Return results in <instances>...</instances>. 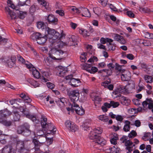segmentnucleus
<instances>
[{
    "mask_svg": "<svg viewBox=\"0 0 153 153\" xmlns=\"http://www.w3.org/2000/svg\"><path fill=\"white\" fill-rule=\"evenodd\" d=\"M124 73V74H122L121 75V77L122 80L124 81L129 80L131 77L130 72L128 71H126Z\"/></svg>",
    "mask_w": 153,
    "mask_h": 153,
    "instance_id": "nucleus-16",
    "label": "nucleus"
},
{
    "mask_svg": "<svg viewBox=\"0 0 153 153\" xmlns=\"http://www.w3.org/2000/svg\"><path fill=\"white\" fill-rule=\"evenodd\" d=\"M114 38L115 40H116L119 42L121 38L122 37V36L120 35L117 34H114Z\"/></svg>",
    "mask_w": 153,
    "mask_h": 153,
    "instance_id": "nucleus-57",
    "label": "nucleus"
},
{
    "mask_svg": "<svg viewBox=\"0 0 153 153\" xmlns=\"http://www.w3.org/2000/svg\"><path fill=\"white\" fill-rule=\"evenodd\" d=\"M116 146H114L112 147L109 148V149L111 150V153H117V151L119 152L120 149L119 148L116 147Z\"/></svg>",
    "mask_w": 153,
    "mask_h": 153,
    "instance_id": "nucleus-43",
    "label": "nucleus"
},
{
    "mask_svg": "<svg viewBox=\"0 0 153 153\" xmlns=\"http://www.w3.org/2000/svg\"><path fill=\"white\" fill-rule=\"evenodd\" d=\"M64 53V51L61 50H57L54 48H51L49 51V57L54 60H61L62 58H56V57H58V56H62Z\"/></svg>",
    "mask_w": 153,
    "mask_h": 153,
    "instance_id": "nucleus-3",
    "label": "nucleus"
},
{
    "mask_svg": "<svg viewBox=\"0 0 153 153\" xmlns=\"http://www.w3.org/2000/svg\"><path fill=\"white\" fill-rule=\"evenodd\" d=\"M127 86L128 89L130 90L134 89L135 88V84L134 82L132 80L130 79L128 81Z\"/></svg>",
    "mask_w": 153,
    "mask_h": 153,
    "instance_id": "nucleus-27",
    "label": "nucleus"
},
{
    "mask_svg": "<svg viewBox=\"0 0 153 153\" xmlns=\"http://www.w3.org/2000/svg\"><path fill=\"white\" fill-rule=\"evenodd\" d=\"M81 31L83 36L85 37L88 36L90 35L89 32L87 30H81Z\"/></svg>",
    "mask_w": 153,
    "mask_h": 153,
    "instance_id": "nucleus-58",
    "label": "nucleus"
},
{
    "mask_svg": "<svg viewBox=\"0 0 153 153\" xmlns=\"http://www.w3.org/2000/svg\"><path fill=\"white\" fill-rule=\"evenodd\" d=\"M125 56L128 59L131 60H133L134 58V55L131 53H129L126 54Z\"/></svg>",
    "mask_w": 153,
    "mask_h": 153,
    "instance_id": "nucleus-64",
    "label": "nucleus"
},
{
    "mask_svg": "<svg viewBox=\"0 0 153 153\" xmlns=\"http://www.w3.org/2000/svg\"><path fill=\"white\" fill-rule=\"evenodd\" d=\"M93 130L94 133L96 134V136H98V134H101L102 131V129H101L100 128H95Z\"/></svg>",
    "mask_w": 153,
    "mask_h": 153,
    "instance_id": "nucleus-44",
    "label": "nucleus"
},
{
    "mask_svg": "<svg viewBox=\"0 0 153 153\" xmlns=\"http://www.w3.org/2000/svg\"><path fill=\"white\" fill-rule=\"evenodd\" d=\"M83 66L84 67L85 70L87 71V69H90V68L91 66V64L85 63L83 64Z\"/></svg>",
    "mask_w": 153,
    "mask_h": 153,
    "instance_id": "nucleus-61",
    "label": "nucleus"
},
{
    "mask_svg": "<svg viewBox=\"0 0 153 153\" xmlns=\"http://www.w3.org/2000/svg\"><path fill=\"white\" fill-rule=\"evenodd\" d=\"M81 13L82 16L85 17H90L91 16L89 10L86 8H82Z\"/></svg>",
    "mask_w": 153,
    "mask_h": 153,
    "instance_id": "nucleus-20",
    "label": "nucleus"
},
{
    "mask_svg": "<svg viewBox=\"0 0 153 153\" xmlns=\"http://www.w3.org/2000/svg\"><path fill=\"white\" fill-rule=\"evenodd\" d=\"M97 137V136H96V134L94 133L93 130L90 131L88 135V137L89 139L94 140Z\"/></svg>",
    "mask_w": 153,
    "mask_h": 153,
    "instance_id": "nucleus-35",
    "label": "nucleus"
},
{
    "mask_svg": "<svg viewBox=\"0 0 153 153\" xmlns=\"http://www.w3.org/2000/svg\"><path fill=\"white\" fill-rule=\"evenodd\" d=\"M110 103L111 107L112 106L113 108H115L118 107L119 105V103L118 102H115L114 101H111Z\"/></svg>",
    "mask_w": 153,
    "mask_h": 153,
    "instance_id": "nucleus-55",
    "label": "nucleus"
},
{
    "mask_svg": "<svg viewBox=\"0 0 153 153\" xmlns=\"http://www.w3.org/2000/svg\"><path fill=\"white\" fill-rule=\"evenodd\" d=\"M25 124L21 126H19L17 129V132L18 134H23V131L24 130V129L25 128Z\"/></svg>",
    "mask_w": 153,
    "mask_h": 153,
    "instance_id": "nucleus-37",
    "label": "nucleus"
},
{
    "mask_svg": "<svg viewBox=\"0 0 153 153\" xmlns=\"http://www.w3.org/2000/svg\"><path fill=\"white\" fill-rule=\"evenodd\" d=\"M65 126L69 130L72 132H74L78 129L76 125L69 120L66 121L65 123Z\"/></svg>",
    "mask_w": 153,
    "mask_h": 153,
    "instance_id": "nucleus-6",
    "label": "nucleus"
},
{
    "mask_svg": "<svg viewBox=\"0 0 153 153\" xmlns=\"http://www.w3.org/2000/svg\"><path fill=\"white\" fill-rule=\"evenodd\" d=\"M13 119L14 121H19L20 118V116L18 112L17 111H13Z\"/></svg>",
    "mask_w": 153,
    "mask_h": 153,
    "instance_id": "nucleus-33",
    "label": "nucleus"
},
{
    "mask_svg": "<svg viewBox=\"0 0 153 153\" xmlns=\"http://www.w3.org/2000/svg\"><path fill=\"white\" fill-rule=\"evenodd\" d=\"M22 113L26 116V117L31 120L33 122L36 120V118L35 115L30 114L27 108H25Z\"/></svg>",
    "mask_w": 153,
    "mask_h": 153,
    "instance_id": "nucleus-10",
    "label": "nucleus"
},
{
    "mask_svg": "<svg viewBox=\"0 0 153 153\" xmlns=\"http://www.w3.org/2000/svg\"><path fill=\"white\" fill-rule=\"evenodd\" d=\"M28 81L30 83L31 85H33L34 88L39 86V83L33 79H29L28 80Z\"/></svg>",
    "mask_w": 153,
    "mask_h": 153,
    "instance_id": "nucleus-34",
    "label": "nucleus"
},
{
    "mask_svg": "<svg viewBox=\"0 0 153 153\" xmlns=\"http://www.w3.org/2000/svg\"><path fill=\"white\" fill-rule=\"evenodd\" d=\"M95 143L101 146L105 145L106 142V141L103 138L97 136L94 141Z\"/></svg>",
    "mask_w": 153,
    "mask_h": 153,
    "instance_id": "nucleus-15",
    "label": "nucleus"
},
{
    "mask_svg": "<svg viewBox=\"0 0 153 153\" xmlns=\"http://www.w3.org/2000/svg\"><path fill=\"white\" fill-rule=\"evenodd\" d=\"M32 142L34 145V148L36 151L39 150L40 147L43 145L44 143L43 142H39L38 140L35 138L33 139Z\"/></svg>",
    "mask_w": 153,
    "mask_h": 153,
    "instance_id": "nucleus-11",
    "label": "nucleus"
},
{
    "mask_svg": "<svg viewBox=\"0 0 153 153\" xmlns=\"http://www.w3.org/2000/svg\"><path fill=\"white\" fill-rule=\"evenodd\" d=\"M93 101H94V103H98L101 101V98L98 96H95L94 97H92Z\"/></svg>",
    "mask_w": 153,
    "mask_h": 153,
    "instance_id": "nucleus-41",
    "label": "nucleus"
},
{
    "mask_svg": "<svg viewBox=\"0 0 153 153\" xmlns=\"http://www.w3.org/2000/svg\"><path fill=\"white\" fill-rule=\"evenodd\" d=\"M45 129L48 130V131L47 132V134H51L52 135L54 134L55 133L56 130V129L53 126L52 128H49L48 129L47 128Z\"/></svg>",
    "mask_w": 153,
    "mask_h": 153,
    "instance_id": "nucleus-40",
    "label": "nucleus"
},
{
    "mask_svg": "<svg viewBox=\"0 0 153 153\" xmlns=\"http://www.w3.org/2000/svg\"><path fill=\"white\" fill-rule=\"evenodd\" d=\"M97 68L95 67H91L90 69H87V71L90 73H94L97 72Z\"/></svg>",
    "mask_w": 153,
    "mask_h": 153,
    "instance_id": "nucleus-47",
    "label": "nucleus"
},
{
    "mask_svg": "<svg viewBox=\"0 0 153 153\" xmlns=\"http://www.w3.org/2000/svg\"><path fill=\"white\" fill-rule=\"evenodd\" d=\"M146 70L148 74H151L153 72V65L148 66Z\"/></svg>",
    "mask_w": 153,
    "mask_h": 153,
    "instance_id": "nucleus-51",
    "label": "nucleus"
},
{
    "mask_svg": "<svg viewBox=\"0 0 153 153\" xmlns=\"http://www.w3.org/2000/svg\"><path fill=\"white\" fill-rule=\"evenodd\" d=\"M69 96L71 101L73 103H76V102L79 99V94L78 90H74L69 93Z\"/></svg>",
    "mask_w": 153,
    "mask_h": 153,
    "instance_id": "nucleus-4",
    "label": "nucleus"
},
{
    "mask_svg": "<svg viewBox=\"0 0 153 153\" xmlns=\"http://www.w3.org/2000/svg\"><path fill=\"white\" fill-rule=\"evenodd\" d=\"M111 83L110 80L109 79V81H106L102 82L101 84V85L103 86L105 88H107L109 84Z\"/></svg>",
    "mask_w": 153,
    "mask_h": 153,
    "instance_id": "nucleus-59",
    "label": "nucleus"
},
{
    "mask_svg": "<svg viewBox=\"0 0 153 153\" xmlns=\"http://www.w3.org/2000/svg\"><path fill=\"white\" fill-rule=\"evenodd\" d=\"M40 36V33H35L32 34L30 36L31 39L33 41H36L37 42V39Z\"/></svg>",
    "mask_w": 153,
    "mask_h": 153,
    "instance_id": "nucleus-32",
    "label": "nucleus"
},
{
    "mask_svg": "<svg viewBox=\"0 0 153 153\" xmlns=\"http://www.w3.org/2000/svg\"><path fill=\"white\" fill-rule=\"evenodd\" d=\"M7 63L9 67L10 68H12V67H14L15 65V63L12 62V61H11L10 60L8 61Z\"/></svg>",
    "mask_w": 153,
    "mask_h": 153,
    "instance_id": "nucleus-63",
    "label": "nucleus"
},
{
    "mask_svg": "<svg viewBox=\"0 0 153 153\" xmlns=\"http://www.w3.org/2000/svg\"><path fill=\"white\" fill-rule=\"evenodd\" d=\"M148 105L149 109H151L153 108V101L151 98H147L146 100L142 103V105L144 107Z\"/></svg>",
    "mask_w": 153,
    "mask_h": 153,
    "instance_id": "nucleus-8",
    "label": "nucleus"
},
{
    "mask_svg": "<svg viewBox=\"0 0 153 153\" xmlns=\"http://www.w3.org/2000/svg\"><path fill=\"white\" fill-rule=\"evenodd\" d=\"M113 40L111 39L108 38H104L103 37L101 38L100 40V41L101 44H104L106 42H112Z\"/></svg>",
    "mask_w": 153,
    "mask_h": 153,
    "instance_id": "nucleus-29",
    "label": "nucleus"
},
{
    "mask_svg": "<svg viewBox=\"0 0 153 153\" xmlns=\"http://www.w3.org/2000/svg\"><path fill=\"white\" fill-rule=\"evenodd\" d=\"M24 143V146L25 149L28 148V146L30 144V141L28 140H24L23 141Z\"/></svg>",
    "mask_w": 153,
    "mask_h": 153,
    "instance_id": "nucleus-53",
    "label": "nucleus"
},
{
    "mask_svg": "<svg viewBox=\"0 0 153 153\" xmlns=\"http://www.w3.org/2000/svg\"><path fill=\"white\" fill-rule=\"evenodd\" d=\"M130 100L126 97H123L122 100V103L123 105H128Z\"/></svg>",
    "mask_w": 153,
    "mask_h": 153,
    "instance_id": "nucleus-45",
    "label": "nucleus"
},
{
    "mask_svg": "<svg viewBox=\"0 0 153 153\" xmlns=\"http://www.w3.org/2000/svg\"><path fill=\"white\" fill-rule=\"evenodd\" d=\"M140 11L144 13H149L150 12V10L147 7L141 8Z\"/></svg>",
    "mask_w": 153,
    "mask_h": 153,
    "instance_id": "nucleus-62",
    "label": "nucleus"
},
{
    "mask_svg": "<svg viewBox=\"0 0 153 153\" xmlns=\"http://www.w3.org/2000/svg\"><path fill=\"white\" fill-rule=\"evenodd\" d=\"M49 76V74L47 72H44L42 73V80L43 82H46L48 81V78Z\"/></svg>",
    "mask_w": 153,
    "mask_h": 153,
    "instance_id": "nucleus-31",
    "label": "nucleus"
},
{
    "mask_svg": "<svg viewBox=\"0 0 153 153\" xmlns=\"http://www.w3.org/2000/svg\"><path fill=\"white\" fill-rule=\"evenodd\" d=\"M69 41L70 42H72V43L71 44V43L70 44V45L75 46L76 45H77V39L76 36L74 35L70 36L69 37Z\"/></svg>",
    "mask_w": 153,
    "mask_h": 153,
    "instance_id": "nucleus-21",
    "label": "nucleus"
},
{
    "mask_svg": "<svg viewBox=\"0 0 153 153\" xmlns=\"http://www.w3.org/2000/svg\"><path fill=\"white\" fill-rule=\"evenodd\" d=\"M12 113L7 109L0 110V123L6 126H10L12 124V122L10 121H7L4 119V118H7Z\"/></svg>",
    "mask_w": 153,
    "mask_h": 153,
    "instance_id": "nucleus-1",
    "label": "nucleus"
},
{
    "mask_svg": "<svg viewBox=\"0 0 153 153\" xmlns=\"http://www.w3.org/2000/svg\"><path fill=\"white\" fill-rule=\"evenodd\" d=\"M143 78L145 81L147 83H151L153 82V77L152 76L145 75Z\"/></svg>",
    "mask_w": 153,
    "mask_h": 153,
    "instance_id": "nucleus-26",
    "label": "nucleus"
},
{
    "mask_svg": "<svg viewBox=\"0 0 153 153\" xmlns=\"http://www.w3.org/2000/svg\"><path fill=\"white\" fill-rule=\"evenodd\" d=\"M137 135L136 132L134 130H132L128 134V137L130 138H133Z\"/></svg>",
    "mask_w": 153,
    "mask_h": 153,
    "instance_id": "nucleus-48",
    "label": "nucleus"
},
{
    "mask_svg": "<svg viewBox=\"0 0 153 153\" xmlns=\"http://www.w3.org/2000/svg\"><path fill=\"white\" fill-rule=\"evenodd\" d=\"M75 103H73L72 102L71 103L70 106H71L70 108H67L66 109L68 111H71L72 112H74V108L75 107H74V105L75 104Z\"/></svg>",
    "mask_w": 153,
    "mask_h": 153,
    "instance_id": "nucleus-52",
    "label": "nucleus"
},
{
    "mask_svg": "<svg viewBox=\"0 0 153 153\" xmlns=\"http://www.w3.org/2000/svg\"><path fill=\"white\" fill-rule=\"evenodd\" d=\"M32 74L34 77L36 78L39 79L40 77V74L39 72L35 68H32Z\"/></svg>",
    "mask_w": 153,
    "mask_h": 153,
    "instance_id": "nucleus-28",
    "label": "nucleus"
},
{
    "mask_svg": "<svg viewBox=\"0 0 153 153\" xmlns=\"http://www.w3.org/2000/svg\"><path fill=\"white\" fill-rule=\"evenodd\" d=\"M22 135L27 137L30 134L31 131L29 129L30 126L28 124L26 123Z\"/></svg>",
    "mask_w": 153,
    "mask_h": 153,
    "instance_id": "nucleus-18",
    "label": "nucleus"
},
{
    "mask_svg": "<svg viewBox=\"0 0 153 153\" xmlns=\"http://www.w3.org/2000/svg\"><path fill=\"white\" fill-rule=\"evenodd\" d=\"M80 82V80L78 79L72 78L69 82V84L73 87H76L79 85Z\"/></svg>",
    "mask_w": 153,
    "mask_h": 153,
    "instance_id": "nucleus-14",
    "label": "nucleus"
},
{
    "mask_svg": "<svg viewBox=\"0 0 153 153\" xmlns=\"http://www.w3.org/2000/svg\"><path fill=\"white\" fill-rule=\"evenodd\" d=\"M39 7L37 5H32L29 9V11L30 13L32 14L36 11V10H38Z\"/></svg>",
    "mask_w": 153,
    "mask_h": 153,
    "instance_id": "nucleus-38",
    "label": "nucleus"
},
{
    "mask_svg": "<svg viewBox=\"0 0 153 153\" xmlns=\"http://www.w3.org/2000/svg\"><path fill=\"white\" fill-rule=\"evenodd\" d=\"M125 146H126V149L128 150L127 153H131L133 150V147L135 145L133 144V143L130 140H128L125 143Z\"/></svg>",
    "mask_w": 153,
    "mask_h": 153,
    "instance_id": "nucleus-13",
    "label": "nucleus"
},
{
    "mask_svg": "<svg viewBox=\"0 0 153 153\" xmlns=\"http://www.w3.org/2000/svg\"><path fill=\"white\" fill-rule=\"evenodd\" d=\"M41 125L43 128L48 129L52 128L53 127V125L51 123H48L47 119L45 116H42L41 119Z\"/></svg>",
    "mask_w": 153,
    "mask_h": 153,
    "instance_id": "nucleus-5",
    "label": "nucleus"
},
{
    "mask_svg": "<svg viewBox=\"0 0 153 153\" xmlns=\"http://www.w3.org/2000/svg\"><path fill=\"white\" fill-rule=\"evenodd\" d=\"M6 9L8 13V14L10 16L9 18L10 19H15L16 18L15 13L11 11L8 7L6 8Z\"/></svg>",
    "mask_w": 153,
    "mask_h": 153,
    "instance_id": "nucleus-25",
    "label": "nucleus"
},
{
    "mask_svg": "<svg viewBox=\"0 0 153 153\" xmlns=\"http://www.w3.org/2000/svg\"><path fill=\"white\" fill-rule=\"evenodd\" d=\"M99 2L100 3L101 5L103 7L105 6L108 2V0H98Z\"/></svg>",
    "mask_w": 153,
    "mask_h": 153,
    "instance_id": "nucleus-60",
    "label": "nucleus"
},
{
    "mask_svg": "<svg viewBox=\"0 0 153 153\" xmlns=\"http://www.w3.org/2000/svg\"><path fill=\"white\" fill-rule=\"evenodd\" d=\"M16 148L21 152L25 150L23 141L18 140L17 141L16 145Z\"/></svg>",
    "mask_w": 153,
    "mask_h": 153,
    "instance_id": "nucleus-19",
    "label": "nucleus"
},
{
    "mask_svg": "<svg viewBox=\"0 0 153 153\" xmlns=\"http://www.w3.org/2000/svg\"><path fill=\"white\" fill-rule=\"evenodd\" d=\"M37 27L39 29H44L46 27V25L44 22H38L37 23Z\"/></svg>",
    "mask_w": 153,
    "mask_h": 153,
    "instance_id": "nucleus-36",
    "label": "nucleus"
},
{
    "mask_svg": "<svg viewBox=\"0 0 153 153\" xmlns=\"http://www.w3.org/2000/svg\"><path fill=\"white\" fill-rule=\"evenodd\" d=\"M48 22L50 24L56 25L58 23V20L52 14L49 15L47 18Z\"/></svg>",
    "mask_w": 153,
    "mask_h": 153,
    "instance_id": "nucleus-9",
    "label": "nucleus"
},
{
    "mask_svg": "<svg viewBox=\"0 0 153 153\" xmlns=\"http://www.w3.org/2000/svg\"><path fill=\"white\" fill-rule=\"evenodd\" d=\"M82 8L77 9L75 7H73L71 9V10L76 13H80L81 12V10H82Z\"/></svg>",
    "mask_w": 153,
    "mask_h": 153,
    "instance_id": "nucleus-50",
    "label": "nucleus"
},
{
    "mask_svg": "<svg viewBox=\"0 0 153 153\" xmlns=\"http://www.w3.org/2000/svg\"><path fill=\"white\" fill-rule=\"evenodd\" d=\"M59 68L61 70L58 75L60 76L63 77L65 75V73L67 72V71L65 70V68L64 67L62 66H59Z\"/></svg>",
    "mask_w": 153,
    "mask_h": 153,
    "instance_id": "nucleus-23",
    "label": "nucleus"
},
{
    "mask_svg": "<svg viewBox=\"0 0 153 153\" xmlns=\"http://www.w3.org/2000/svg\"><path fill=\"white\" fill-rule=\"evenodd\" d=\"M25 0V1H19L18 3L19 5L20 6H22L25 4L27 5V4L26 3V2H27L28 3H29L30 2V1L29 0Z\"/></svg>",
    "mask_w": 153,
    "mask_h": 153,
    "instance_id": "nucleus-56",
    "label": "nucleus"
},
{
    "mask_svg": "<svg viewBox=\"0 0 153 153\" xmlns=\"http://www.w3.org/2000/svg\"><path fill=\"white\" fill-rule=\"evenodd\" d=\"M107 66L109 68V69H107V70H111V72H112V71L114 69V67L115 66V63H110L107 65Z\"/></svg>",
    "mask_w": 153,
    "mask_h": 153,
    "instance_id": "nucleus-49",
    "label": "nucleus"
},
{
    "mask_svg": "<svg viewBox=\"0 0 153 153\" xmlns=\"http://www.w3.org/2000/svg\"><path fill=\"white\" fill-rule=\"evenodd\" d=\"M128 137L127 136H123L120 139V141L121 143H125V145L126 142L128 141L129 140H127Z\"/></svg>",
    "mask_w": 153,
    "mask_h": 153,
    "instance_id": "nucleus-54",
    "label": "nucleus"
},
{
    "mask_svg": "<svg viewBox=\"0 0 153 153\" xmlns=\"http://www.w3.org/2000/svg\"><path fill=\"white\" fill-rule=\"evenodd\" d=\"M98 72L99 73H102L105 76H108L112 74L111 71L110 70L103 69L99 71Z\"/></svg>",
    "mask_w": 153,
    "mask_h": 153,
    "instance_id": "nucleus-22",
    "label": "nucleus"
},
{
    "mask_svg": "<svg viewBox=\"0 0 153 153\" xmlns=\"http://www.w3.org/2000/svg\"><path fill=\"white\" fill-rule=\"evenodd\" d=\"M47 38L45 35L43 36L40 33V36L37 39V43L40 45H42L45 43L47 40Z\"/></svg>",
    "mask_w": 153,
    "mask_h": 153,
    "instance_id": "nucleus-17",
    "label": "nucleus"
},
{
    "mask_svg": "<svg viewBox=\"0 0 153 153\" xmlns=\"http://www.w3.org/2000/svg\"><path fill=\"white\" fill-rule=\"evenodd\" d=\"M2 153H16V151L11 146L9 145L2 149Z\"/></svg>",
    "mask_w": 153,
    "mask_h": 153,
    "instance_id": "nucleus-7",
    "label": "nucleus"
},
{
    "mask_svg": "<svg viewBox=\"0 0 153 153\" xmlns=\"http://www.w3.org/2000/svg\"><path fill=\"white\" fill-rule=\"evenodd\" d=\"M99 120L105 122H107L108 120V116L104 115H100L98 117Z\"/></svg>",
    "mask_w": 153,
    "mask_h": 153,
    "instance_id": "nucleus-39",
    "label": "nucleus"
},
{
    "mask_svg": "<svg viewBox=\"0 0 153 153\" xmlns=\"http://www.w3.org/2000/svg\"><path fill=\"white\" fill-rule=\"evenodd\" d=\"M74 107H75L74 110L77 114L80 115H83L84 114V110L82 107L81 108L79 107V105L76 103L74 105Z\"/></svg>",
    "mask_w": 153,
    "mask_h": 153,
    "instance_id": "nucleus-12",
    "label": "nucleus"
},
{
    "mask_svg": "<svg viewBox=\"0 0 153 153\" xmlns=\"http://www.w3.org/2000/svg\"><path fill=\"white\" fill-rule=\"evenodd\" d=\"M46 31L47 32V34L45 35L46 36L47 38L52 39L53 41V43H55L56 42L55 40L58 38L60 35L59 33L54 29L48 27L46 28Z\"/></svg>",
    "mask_w": 153,
    "mask_h": 153,
    "instance_id": "nucleus-2",
    "label": "nucleus"
},
{
    "mask_svg": "<svg viewBox=\"0 0 153 153\" xmlns=\"http://www.w3.org/2000/svg\"><path fill=\"white\" fill-rule=\"evenodd\" d=\"M125 125L123 128V130L126 132L129 131L130 128L131 122L128 120H126L125 122Z\"/></svg>",
    "mask_w": 153,
    "mask_h": 153,
    "instance_id": "nucleus-24",
    "label": "nucleus"
},
{
    "mask_svg": "<svg viewBox=\"0 0 153 153\" xmlns=\"http://www.w3.org/2000/svg\"><path fill=\"white\" fill-rule=\"evenodd\" d=\"M93 11L94 13L98 15L101 13L102 12V10L99 7H95L93 8Z\"/></svg>",
    "mask_w": 153,
    "mask_h": 153,
    "instance_id": "nucleus-42",
    "label": "nucleus"
},
{
    "mask_svg": "<svg viewBox=\"0 0 153 153\" xmlns=\"http://www.w3.org/2000/svg\"><path fill=\"white\" fill-rule=\"evenodd\" d=\"M111 42H110L107 43V48L109 51H114L116 49V45L111 43Z\"/></svg>",
    "mask_w": 153,
    "mask_h": 153,
    "instance_id": "nucleus-30",
    "label": "nucleus"
},
{
    "mask_svg": "<svg viewBox=\"0 0 153 153\" xmlns=\"http://www.w3.org/2000/svg\"><path fill=\"white\" fill-rule=\"evenodd\" d=\"M19 17L20 19H22L25 18V16L27 15L26 12L20 11H19Z\"/></svg>",
    "mask_w": 153,
    "mask_h": 153,
    "instance_id": "nucleus-46",
    "label": "nucleus"
}]
</instances>
